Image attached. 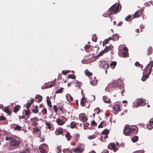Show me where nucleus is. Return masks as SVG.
Listing matches in <instances>:
<instances>
[{"instance_id": "obj_1", "label": "nucleus", "mask_w": 153, "mask_h": 153, "mask_svg": "<svg viewBox=\"0 0 153 153\" xmlns=\"http://www.w3.org/2000/svg\"><path fill=\"white\" fill-rule=\"evenodd\" d=\"M5 140L7 141H10L8 147V149L10 151L14 150L18 147L20 145V142L13 137H6Z\"/></svg>"}, {"instance_id": "obj_2", "label": "nucleus", "mask_w": 153, "mask_h": 153, "mask_svg": "<svg viewBox=\"0 0 153 153\" xmlns=\"http://www.w3.org/2000/svg\"><path fill=\"white\" fill-rule=\"evenodd\" d=\"M119 8V4H114L109 9V13L106 14V16L107 15L109 16L112 14L117 13L120 11Z\"/></svg>"}, {"instance_id": "obj_3", "label": "nucleus", "mask_w": 153, "mask_h": 153, "mask_svg": "<svg viewBox=\"0 0 153 153\" xmlns=\"http://www.w3.org/2000/svg\"><path fill=\"white\" fill-rule=\"evenodd\" d=\"M135 130V129L133 128L132 127L128 125H126L123 130V133L125 135L129 136L130 134L134 132Z\"/></svg>"}, {"instance_id": "obj_4", "label": "nucleus", "mask_w": 153, "mask_h": 153, "mask_svg": "<svg viewBox=\"0 0 153 153\" xmlns=\"http://www.w3.org/2000/svg\"><path fill=\"white\" fill-rule=\"evenodd\" d=\"M85 145L83 143L77 145V147L74 149V151L75 153H82L84 151Z\"/></svg>"}, {"instance_id": "obj_5", "label": "nucleus", "mask_w": 153, "mask_h": 153, "mask_svg": "<svg viewBox=\"0 0 153 153\" xmlns=\"http://www.w3.org/2000/svg\"><path fill=\"white\" fill-rule=\"evenodd\" d=\"M153 66V61H150L149 63L148 64L146 67V69L144 70V72L145 73L148 72V71H149L150 72L152 71V68Z\"/></svg>"}, {"instance_id": "obj_6", "label": "nucleus", "mask_w": 153, "mask_h": 153, "mask_svg": "<svg viewBox=\"0 0 153 153\" xmlns=\"http://www.w3.org/2000/svg\"><path fill=\"white\" fill-rule=\"evenodd\" d=\"M108 149H112L114 152H117L118 149L114 143H110L108 145Z\"/></svg>"}, {"instance_id": "obj_7", "label": "nucleus", "mask_w": 153, "mask_h": 153, "mask_svg": "<svg viewBox=\"0 0 153 153\" xmlns=\"http://www.w3.org/2000/svg\"><path fill=\"white\" fill-rule=\"evenodd\" d=\"M114 109L115 111V112H114V113L116 114L118 112L121 110V107L120 105H115L113 106Z\"/></svg>"}, {"instance_id": "obj_8", "label": "nucleus", "mask_w": 153, "mask_h": 153, "mask_svg": "<svg viewBox=\"0 0 153 153\" xmlns=\"http://www.w3.org/2000/svg\"><path fill=\"white\" fill-rule=\"evenodd\" d=\"M105 135V129H104L102 133L100 134V137L99 138V139L102 141L104 142L105 141V136H103Z\"/></svg>"}, {"instance_id": "obj_9", "label": "nucleus", "mask_w": 153, "mask_h": 153, "mask_svg": "<svg viewBox=\"0 0 153 153\" xmlns=\"http://www.w3.org/2000/svg\"><path fill=\"white\" fill-rule=\"evenodd\" d=\"M151 73V72H150L149 71H148V72L146 73V74L142 77L141 79L143 81H145L147 78L148 77Z\"/></svg>"}, {"instance_id": "obj_10", "label": "nucleus", "mask_w": 153, "mask_h": 153, "mask_svg": "<svg viewBox=\"0 0 153 153\" xmlns=\"http://www.w3.org/2000/svg\"><path fill=\"white\" fill-rule=\"evenodd\" d=\"M63 132V129L62 128H57L55 132V133L56 135H59L62 134Z\"/></svg>"}, {"instance_id": "obj_11", "label": "nucleus", "mask_w": 153, "mask_h": 153, "mask_svg": "<svg viewBox=\"0 0 153 153\" xmlns=\"http://www.w3.org/2000/svg\"><path fill=\"white\" fill-rule=\"evenodd\" d=\"M91 80L90 81V83L93 85H95L97 84V80H95V77L93 78H90Z\"/></svg>"}, {"instance_id": "obj_12", "label": "nucleus", "mask_w": 153, "mask_h": 153, "mask_svg": "<svg viewBox=\"0 0 153 153\" xmlns=\"http://www.w3.org/2000/svg\"><path fill=\"white\" fill-rule=\"evenodd\" d=\"M118 85V84L117 82L113 81L112 82V83L110 84L108 86L107 88L110 87H117Z\"/></svg>"}, {"instance_id": "obj_13", "label": "nucleus", "mask_w": 153, "mask_h": 153, "mask_svg": "<svg viewBox=\"0 0 153 153\" xmlns=\"http://www.w3.org/2000/svg\"><path fill=\"white\" fill-rule=\"evenodd\" d=\"M141 14V12L140 10H137L134 13V18H137L140 17Z\"/></svg>"}, {"instance_id": "obj_14", "label": "nucleus", "mask_w": 153, "mask_h": 153, "mask_svg": "<svg viewBox=\"0 0 153 153\" xmlns=\"http://www.w3.org/2000/svg\"><path fill=\"white\" fill-rule=\"evenodd\" d=\"M79 119L83 122H85L88 119L87 117L84 116V115H80L79 117Z\"/></svg>"}, {"instance_id": "obj_15", "label": "nucleus", "mask_w": 153, "mask_h": 153, "mask_svg": "<svg viewBox=\"0 0 153 153\" xmlns=\"http://www.w3.org/2000/svg\"><path fill=\"white\" fill-rule=\"evenodd\" d=\"M143 102V99H138L137 100L135 105L137 106H140L142 104Z\"/></svg>"}, {"instance_id": "obj_16", "label": "nucleus", "mask_w": 153, "mask_h": 153, "mask_svg": "<svg viewBox=\"0 0 153 153\" xmlns=\"http://www.w3.org/2000/svg\"><path fill=\"white\" fill-rule=\"evenodd\" d=\"M147 128L149 130L152 129L153 128V121H149V123L147 126Z\"/></svg>"}, {"instance_id": "obj_17", "label": "nucleus", "mask_w": 153, "mask_h": 153, "mask_svg": "<svg viewBox=\"0 0 153 153\" xmlns=\"http://www.w3.org/2000/svg\"><path fill=\"white\" fill-rule=\"evenodd\" d=\"M101 62L100 65L99 67L101 69H105V61H100Z\"/></svg>"}, {"instance_id": "obj_18", "label": "nucleus", "mask_w": 153, "mask_h": 153, "mask_svg": "<svg viewBox=\"0 0 153 153\" xmlns=\"http://www.w3.org/2000/svg\"><path fill=\"white\" fill-rule=\"evenodd\" d=\"M56 122L60 126L63 125L65 123L64 121L59 119H57Z\"/></svg>"}, {"instance_id": "obj_19", "label": "nucleus", "mask_w": 153, "mask_h": 153, "mask_svg": "<svg viewBox=\"0 0 153 153\" xmlns=\"http://www.w3.org/2000/svg\"><path fill=\"white\" fill-rule=\"evenodd\" d=\"M66 97L67 100L68 101H72L73 100V98L70 94H67L66 95Z\"/></svg>"}, {"instance_id": "obj_20", "label": "nucleus", "mask_w": 153, "mask_h": 153, "mask_svg": "<svg viewBox=\"0 0 153 153\" xmlns=\"http://www.w3.org/2000/svg\"><path fill=\"white\" fill-rule=\"evenodd\" d=\"M113 48V47L112 45H111L108 46H106V52L111 51Z\"/></svg>"}, {"instance_id": "obj_21", "label": "nucleus", "mask_w": 153, "mask_h": 153, "mask_svg": "<svg viewBox=\"0 0 153 153\" xmlns=\"http://www.w3.org/2000/svg\"><path fill=\"white\" fill-rule=\"evenodd\" d=\"M39 150L40 152L41 153H47V150H46L44 149L43 147H39Z\"/></svg>"}, {"instance_id": "obj_22", "label": "nucleus", "mask_w": 153, "mask_h": 153, "mask_svg": "<svg viewBox=\"0 0 153 153\" xmlns=\"http://www.w3.org/2000/svg\"><path fill=\"white\" fill-rule=\"evenodd\" d=\"M65 137L68 140V141L70 140L71 137H72V136L71 135L70 133L68 132L66 133L65 135Z\"/></svg>"}, {"instance_id": "obj_23", "label": "nucleus", "mask_w": 153, "mask_h": 153, "mask_svg": "<svg viewBox=\"0 0 153 153\" xmlns=\"http://www.w3.org/2000/svg\"><path fill=\"white\" fill-rule=\"evenodd\" d=\"M138 140V137L137 136H134L131 139L132 141L134 142L135 143L137 142Z\"/></svg>"}, {"instance_id": "obj_24", "label": "nucleus", "mask_w": 153, "mask_h": 153, "mask_svg": "<svg viewBox=\"0 0 153 153\" xmlns=\"http://www.w3.org/2000/svg\"><path fill=\"white\" fill-rule=\"evenodd\" d=\"M80 137V134H77L75 135L74 136V139L76 141H78Z\"/></svg>"}, {"instance_id": "obj_25", "label": "nucleus", "mask_w": 153, "mask_h": 153, "mask_svg": "<svg viewBox=\"0 0 153 153\" xmlns=\"http://www.w3.org/2000/svg\"><path fill=\"white\" fill-rule=\"evenodd\" d=\"M36 98L38 100L39 102H41L42 100V97L40 95H37L36 96Z\"/></svg>"}, {"instance_id": "obj_26", "label": "nucleus", "mask_w": 153, "mask_h": 153, "mask_svg": "<svg viewBox=\"0 0 153 153\" xmlns=\"http://www.w3.org/2000/svg\"><path fill=\"white\" fill-rule=\"evenodd\" d=\"M117 62H116L114 61L112 62L110 64L111 67L112 68H114V67L116 65Z\"/></svg>"}, {"instance_id": "obj_27", "label": "nucleus", "mask_w": 153, "mask_h": 153, "mask_svg": "<svg viewBox=\"0 0 153 153\" xmlns=\"http://www.w3.org/2000/svg\"><path fill=\"white\" fill-rule=\"evenodd\" d=\"M20 107L18 105L16 106L14 108V112L15 113L17 112L20 109Z\"/></svg>"}, {"instance_id": "obj_28", "label": "nucleus", "mask_w": 153, "mask_h": 153, "mask_svg": "<svg viewBox=\"0 0 153 153\" xmlns=\"http://www.w3.org/2000/svg\"><path fill=\"white\" fill-rule=\"evenodd\" d=\"M152 48L150 47L149 48H148V50L147 51V55H148L151 54L152 53Z\"/></svg>"}, {"instance_id": "obj_29", "label": "nucleus", "mask_w": 153, "mask_h": 153, "mask_svg": "<svg viewBox=\"0 0 153 153\" xmlns=\"http://www.w3.org/2000/svg\"><path fill=\"white\" fill-rule=\"evenodd\" d=\"M33 119H31L30 120L32 122V125L33 126H36L38 124V123L36 122V121L33 120Z\"/></svg>"}, {"instance_id": "obj_30", "label": "nucleus", "mask_w": 153, "mask_h": 153, "mask_svg": "<svg viewBox=\"0 0 153 153\" xmlns=\"http://www.w3.org/2000/svg\"><path fill=\"white\" fill-rule=\"evenodd\" d=\"M121 53L123 56L124 57H127L128 56V51H122Z\"/></svg>"}, {"instance_id": "obj_31", "label": "nucleus", "mask_w": 153, "mask_h": 153, "mask_svg": "<svg viewBox=\"0 0 153 153\" xmlns=\"http://www.w3.org/2000/svg\"><path fill=\"white\" fill-rule=\"evenodd\" d=\"M85 72L86 75L88 76H90L92 75V74L88 70H86Z\"/></svg>"}, {"instance_id": "obj_32", "label": "nucleus", "mask_w": 153, "mask_h": 153, "mask_svg": "<svg viewBox=\"0 0 153 153\" xmlns=\"http://www.w3.org/2000/svg\"><path fill=\"white\" fill-rule=\"evenodd\" d=\"M56 150L57 153H61L62 152L61 147L60 146H58L56 149Z\"/></svg>"}, {"instance_id": "obj_33", "label": "nucleus", "mask_w": 153, "mask_h": 153, "mask_svg": "<svg viewBox=\"0 0 153 153\" xmlns=\"http://www.w3.org/2000/svg\"><path fill=\"white\" fill-rule=\"evenodd\" d=\"M76 125L74 122H72L71 123L70 127L72 128L75 127Z\"/></svg>"}, {"instance_id": "obj_34", "label": "nucleus", "mask_w": 153, "mask_h": 153, "mask_svg": "<svg viewBox=\"0 0 153 153\" xmlns=\"http://www.w3.org/2000/svg\"><path fill=\"white\" fill-rule=\"evenodd\" d=\"M89 100L91 101H92L95 100V97L94 96L91 95L89 97Z\"/></svg>"}, {"instance_id": "obj_35", "label": "nucleus", "mask_w": 153, "mask_h": 153, "mask_svg": "<svg viewBox=\"0 0 153 153\" xmlns=\"http://www.w3.org/2000/svg\"><path fill=\"white\" fill-rule=\"evenodd\" d=\"M40 146L43 147L44 149L46 150L47 151V150H48V146L46 144H44Z\"/></svg>"}, {"instance_id": "obj_36", "label": "nucleus", "mask_w": 153, "mask_h": 153, "mask_svg": "<svg viewBox=\"0 0 153 153\" xmlns=\"http://www.w3.org/2000/svg\"><path fill=\"white\" fill-rule=\"evenodd\" d=\"M63 89V88H61L60 89L57 90L55 92L56 94L60 93L62 92Z\"/></svg>"}, {"instance_id": "obj_37", "label": "nucleus", "mask_w": 153, "mask_h": 153, "mask_svg": "<svg viewBox=\"0 0 153 153\" xmlns=\"http://www.w3.org/2000/svg\"><path fill=\"white\" fill-rule=\"evenodd\" d=\"M32 111L33 112L35 113H37L38 112V107L36 106L35 108L32 110Z\"/></svg>"}, {"instance_id": "obj_38", "label": "nucleus", "mask_w": 153, "mask_h": 153, "mask_svg": "<svg viewBox=\"0 0 153 153\" xmlns=\"http://www.w3.org/2000/svg\"><path fill=\"white\" fill-rule=\"evenodd\" d=\"M131 15H129L128 16L126 17L125 18V19L126 21H131Z\"/></svg>"}, {"instance_id": "obj_39", "label": "nucleus", "mask_w": 153, "mask_h": 153, "mask_svg": "<svg viewBox=\"0 0 153 153\" xmlns=\"http://www.w3.org/2000/svg\"><path fill=\"white\" fill-rule=\"evenodd\" d=\"M22 127L20 126L17 125V126L14 128V129L17 130H20L21 129Z\"/></svg>"}, {"instance_id": "obj_40", "label": "nucleus", "mask_w": 153, "mask_h": 153, "mask_svg": "<svg viewBox=\"0 0 153 153\" xmlns=\"http://www.w3.org/2000/svg\"><path fill=\"white\" fill-rule=\"evenodd\" d=\"M29 149H27L24 150L22 152H21L20 153H29Z\"/></svg>"}, {"instance_id": "obj_41", "label": "nucleus", "mask_w": 153, "mask_h": 153, "mask_svg": "<svg viewBox=\"0 0 153 153\" xmlns=\"http://www.w3.org/2000/svg\"><path fill=\"white\" fill-rule=\"evenodd\" d=\"M135 65L136 66L140 67L141 68H142L143 67V66L141 65L138 62H136L135 64Z\"/></svg>"}, {"instance_id": "obj_42", "label": "nucleus", "mask_w": 153, "mask_h": 153, "mask_svg": "<svg viewBox=\"0 0 153 153\" xmlns=\"http://www.w3.org/2000/svg\"><path fill=\"white\" fill-rule=\"evenodd\" d=\"M105 48L104 49L103 51H101L100 52L99 54L97 56H102L103 54L105 52Z\"/></svg>"}, {"instance_id": "obj_43", "label": "nucleus", "mask_w": 153, "mask_h": 153, "mask_svg": "<svg viewBox=\"0 0 153 153\" xmlns=\"http://www.w3.org/2000/svg\"><path fill=\"white\" fill-rule=\"evenodd\" d=\"M120 89L122 91L121 95H122V96H124V94H123V93L125 91V89H124V87L123 86H120Z\"/></svg>"}, {"instance_id": "obj_44", "label": "nucleus", "mask_w": 153, "mask_h": 153, "mask_svg": "<svg viewBox=\"0 0 153 153\" xmlns=\"http://www.w3.org/2000/svg\"><path fill=\"white\" fill-rule=\"evenodd\" d=\"M92 39L93 41L96 42L97 41V38L96 37L95 35L94 34L93 36Z\"/></svg>"}, {"instance_id": "obj_45", "label": "nucleus", "mask_w": 153, "mask_h": 153, "mask_svg": "<svg viewBox=\"0 0 153 153\" xmlns=\"http://www.w3.org/2000/svg\"><path fill=\"white\" fill-rule=\"evenodd\" d=\"M68 77L72 79H75L76 76L74 75L69 74L68 75Z\"/></svg>"}, {"instance_id": "obj_46", "label": "nucleus", "mask_w": 153, "mask_h": 153, "mask_svg": "<svg viewBox=\"0 0 153 153\" xmlns=\"http://www.w3.org/2000/svg\"><path fill=\"white\" fill-rule=\"evenodd\" d=\"M80 104L82 106H84V98H82V99L81 101Z\"/></svg>"}, {"instance_id": "obj_47", "label": "nucleus", "mask_w": 153, "mask_h": 153, "mask_svg": "<svg viewBox=\"0 0 153 153\" xmlns=\"http://www.w3.org/2000/svg\"><path fill=\"white\" fill-rule=\"evenodd\" d=\"M47 103L48 105L49 106V107L50 108L52 106L51 105V103L50 101H49L48 100H47Z\"/></svg>"}, {"instance_id": "obj_48", "label": "nucleus", "mask_w": 153, "mask_h": 153, "mask_svg": "<svg viewBox=\"0 0 153 153\" xmlns=\"http://www.w3.org/2000/svg\"><path fill=\"white\" fill-rule=\"evenodd\" d=\"M96 137L95 135H93L91 136H88V138L89 139H93Z\"/></svg>"}, {"instance_id": "obj_49", "label": "nucleus", "mask_w": 153, "mask_h": 153, "mask_svg": "<svg viewBox=\"0 0 153 153\" xmlns=\"http://www.w3.org/2000/svg\"><path fill=\"white\" fill-rule=\"evenodd\" d=\"M4 111L6 113L9 114V110L8 107H5L4 108Z\"/></svg>"}, {"instance_id": "obj_50", "label": "nucleus", "mask_w": 153, "mask_h": 153, "mask_svg": "<svg viewBox=\"0 0 153 153\" xmlns=\"http://www.w3.org/2000/svg\"><path fill=\"white\" fill-rule=\"evenodd\" d=\"M109 131L108 129H106V139L108 137V134L109 133Z\"/></svg>"}, {"instance_id": "obj_51", "label": "nucleus", "mask_w": 153, "mask_h": 153, "mask_svg": "<svg viewBox=\"0 0 153 153\" xmlns=\"http://www.w3.org/2000/svg\"><path fill=\"white\" fill-rule=\"evenodd\" d=\"M42 112L44 114H45L47 113V110L46 108H44L42 110Z\"/></svg>"}, {"instance_id": "obj_52", "label": "nucleus", "mask_w": 153, "mask_h": 153, "mask_svg": "<svg viewBox=\"0 0 153 153\" xmlns=\"http://www.w3.org/2000/svg\"><path fill=\"white\" fill-rule=\"evenodd\" d=\"M6 120V118L4 116H0V120L3 121Z\"/></svg>"}, {"instance_id": "obj_53", "label": "nucleus", "mask_w": 153, "mask_h": 153, "mask_svg": "<svg viewBox=\"0 0 153 153\" xmlns=\"http://www.w3.org/2000/svg\"><path fill=\"white\" fill-rule=\"evenodd\" d=\"M25 113L26 115L27 116H30V111L29 110H26L25 111Z\"/></svg>"}, {"instance_id": "obj_54", "label": "nucleus", "mask_w": 153, "mask_h": 153, "mask_svg": "<svg viewBox=\"0 0 153 153\" xmlns=\"http://www.w3.org/2000/svg\"><path fill=\"white\" fill-rule=\"evenodd\" d=\"M54 85L53 84H51L50 85H47V86L46 87H45V88H51L52 87V86H53Z\"/></svg>"}, {"instance_id": "obj_55", "label": "nucleus", "mask_w": 153, "mask_h": 153, "mask_svg": "<svg viewBox=\"0 0 153 153\" xmlns=\"http://www.w3.org/2000/svg\"><path fill=\"white\" fill-rule=\"evenodd\" d=\"M112 39V38L111 37H109L107 39H106V44L108 42V41L110 40H111Z\"/></svg>"}, {"instance_id": "obj_56", "label": "nucleus", "mask_w": 153, "mask_h": 153, "mask_svg": "<svg viewBox=\"0 0 153 153\" xmlns=\"http://www.w3.org/2000/svg\"><path fill=\"white\" fill-rule=\"evenodd\" d=\"M27 105L26 106V108L27 109H28L31 104L30 103L28 102L27 103Z\"/></svg>"}, {"instance_id": "obj_57", "label": "nucleus", "mask_w": 153, "mask_h": 153, "mask_svg": "<svg viewBox=\"0 0 153 153\" xmlns=\"http://www.w3.org/2000/svg\"><path fill=\"white\" fill-rule=\"evenodd\" d=\"M46 125L47 126V127L49 129H50L51 128V126L50 124L48 123H46Z\"/></svg>"}, {"instance_id": "obj_58", "label": "nucleus", "mask_w": 153, "mask_h": 153, "mask_svg": "<svg viewBox=\"0 0 153 153\" xmlns=\"http://www.w3.org/2000/svg\"><path fill=\"white\" fill-rule=\"evenodd\" d=\"M103 123V121H102V122H101V123L100 124V125H99L98 126V128H102L103 127V126L102 125V124Z\"/></svg>"}, {"instance_id": "obj_59", "label": "nucleus", "mask_w": 153, "mask_h": 153, "mask_svg": "<svg viewBox=\"0 0 153 153\" xmlns=\"http://www.w3.org/2000/svg\"><path fill=\"white\" fill-rule=\"evenodd\" d=\"M53 109L55 112H57L58 109L57 107L55 105L53 106Z\"/></svg>"}, {"instance_id": "obj_60", "label": "nucleus", "mask_w": 153, "mask_h": 153, "mask_svg": "<svg viewBox=\"0 0 153 153\" xmlns=\"http://www.w3.org/2000/svg\"><path fill=\"white\" fill-rule=\"evenodd\" d=\"M69 71H63L62 72V74H63L65 75H66L68 74V72Z\"/></svg>"}, {"instance_id": "obj_61", "label": "nucleus", "mask_w": 153, "mask_h": 153, "mask_svg": "<svg viewBox=\"0 0 153 153\" xmlns=\"http://www.w3.org/2000/svg\"><path fill=\"white\" fill-rule=\"evenodd\" d=\"M98 111L97 112V114H98V113L100 112V110L99 108H97L95 109H94V111Z\"/></svg>"}, {"instance_id": "obj_62", "label": "nucleus", "mask_w": 153, "mask_h": 153, "mask_svg": "<svg viewBox=\"0 0 153 153\" xmlns=\"http://www.w3.org/2000/svg\"><path fill=\"white\" fill-rule=\"evenodd\" d=\"M91 124L95 126L97 125V123L94 121L93 120L91 123Z\"/></svg>"}, {"instance_id": "obj_63", "label": "nucleus", "mask_w": 153, "mask_h": 153, "mask_svg": "<svg viewBox=\"0 0 153 153\" xmlns=\"http://www.w3.org/2000/svg\"><path fill=\"white\" fill-rule=\"evenodd\" d=\"M31 119H33V120L37 122V121H39V119H38V118L36 117H34V118H32Z\"/></svg>"}, {"instance_id": "obj_64", "label": "nucleus", "mask_w": 153, "mask_h": 153, "mask_svg": "<svg viewBox=\"0 0 153 153\" xmlns=\"http://www.w3.org/2000/svg\"><path fill=\"white\" fill-rule=\"evenodd\" d=\"M33 131L35 132H37L39 131V129L38 128H33Z\"/></svg>"}]
</instances>
